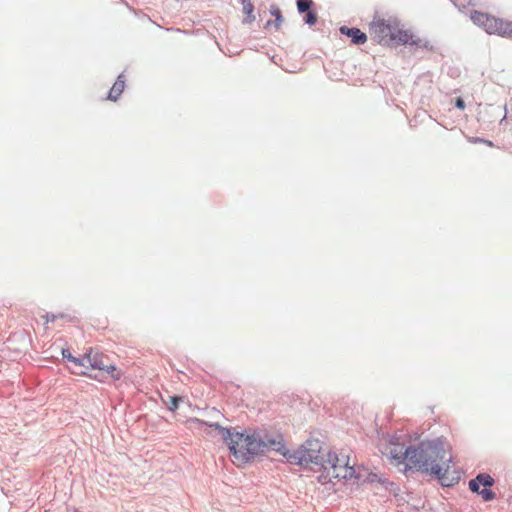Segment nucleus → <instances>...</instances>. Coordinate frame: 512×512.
I'll use <instances>...</instances> for the list:
<instances>
[{"instance_id":"obj_4","label":"nucleus","mask_w":512,"mask_h":512,"mask_svg":"<svg viewBox=\"0 0 512 512\" xmlns=\"http://www.w3.org/2000/svg\"><path fill=\"white\" fill-rule=\"evenodd\" d=\"M210 426L221 431L223 439L232 454L234 463L242 465L248 462V453L246 451V448H248L246 446L248 435L239 432H231L218 424H210Z\"/></svg>"},{"instance_id":"obj_5","label":"nucleus","mask_w":512,"mask_h":512,"mask_svg":"<svg viewBox=\"0 0 512 512\" xmlns=\"http://www.w3.org/2000/svg\"><path fill=\"white\" fill-rule=\"evenodd\" d=\"M379 450L385 456L390 464L400 466L405 460L408 462V450L404 444L399 442L397 437L384 436L380 439Z\"/></svg>"},{"instance_id":"obj_10","label":"nucleus","mask_w":512,"mask_h":512,"mask_svg":"<svg viewBox=\"0 0 512 512\" xmlns=\"http://www.w3.org/2000/svg\"><path fill=\"white\" fill-rule=\"evenodd\" d=\"M276 443L274 440L264 441L255 435H248V441L246 443V451L248 453V462L260 453H264L269 448H275Z\"/></svg>"},{"instance_id":"obj_12","label":"nucleus","mask_w":512,"mask_h":512,"mask_svg":"<svg viewBox=\"0 0 512 512\" xmlns=\"http://www.w3.org/2000/svg\"><path fill=\"white\" fill-rule=\"evenodd\" d=\"M124 88L125 80L123 79L122 75H119L108 93V99L111 101H116L123 93Z\"/></svg>"},{"instance_id":"obj_7","label":"nucleus","mask_w":512,"mask_h":512,"mask_svg":"<svg viewBox=\"0 0 512 512\" xmlns=\"http://www.w3.org/2000/svg\"><path fill=\"white\" fill-rule=\"evenodd\" d=\"M106 356L95 348H89L87 352L79 357L81 366L72 369V373L76 375H87L88 370H99L104 368V360Z\"/></svg>"},{"instance_id":"obj_6","label":"nucleus","mask_w":512,"mask_h":512,"mask_svg":"<svg viewBox=\"0 0 512 512\" xmlns=\"http://www.w3.org/2000/svg\"><path fill=\"white\" fill-rule=\"evenodd\" d=\"M439 452L440 450L431 441L421 442L417 446H410L406 468H415L420 471L427 469L426 460L428 456H437Z\"/></svg>"},{"instance_id":"obj_18","label":"nucleus","mask_w":512,"mask_h":512,"mask_svg":"<svg viewBox=\"0 0 512 512\" xmlns=\"http://www.w3.org/2000/svg\"><path fill=\"white\" fill-rule=\"evenodd\" d=\"M181 401H182V398L179 397V396H172V397H170V401H169V404H168L169 410L175 411L178 408L179 403Z\"/></svg>"},{"instance_id":"obj_3","label":"nucleus","mask_w":512,"mask_h":512,"mask_svg":"<svg viewBox=\"0 0 512 512\" xmlns=\"http://www.w3.org/2000/svg\"><path fill=\"white\" fill-rule=\"evenodd\" d=\"M440 452L438 455L428 456L427 469H422L423 472L430 473L436 476L442 483V485L448 486L447 482V473L449 471L450 465L449 463L452 460L450 451L448 450L446 444L440 440L431 441Z\"/></svg>"},{"instance_id":"obj_17","label":"nucleus","mask_w":512,"mask_h":512,"mask_svg":"<svg viewBox=\"0 0 512 512\" xmlns=\"http://www.w3.org/2000/svg\"><path fill=\"white\" fill-rule=\"evenodd\" d=\"M367 40V36L361 30L354 28V44H363Z\"/></svg>"},{"instance_id":"obj_22","label":"nucleus","mask_w":512,"mask_h":512,"mask_svg":"<svg viewBox=\"0 0 512 512\" xmlns=\"http://www.w3.org/2000/svg\"><path fill=\"white\" fill-rule=\"evenodd\" d=\"M341 33L346 34L347 36H352V28H348L343 26L340 28Z\"/></svg>"},{"instance_id":"obj_11","label":"nucleus","mask_w":512,"mask_h":512,"mask_svg":"<svg viewBox=\"0 0 512 512\" xmlns=\"http://www.w3.org/2000/svg\"><path fill=\"white\" fill-rule=\"evenodd\" d=\"M495 35L512 40V21L499 18Z\"/></svg>"},{"instance_id":"obj_25","label":"nucleus","mask_w":512,"mask_h":512,"mask_svg":"<svg viewBox=\"0 0 512 512\" xmlns=\"http://www.w3.org/2000/svg\"><path fill=\"white\" fill-rule=\"evenodd\" d=\"M55 319V316L52 315V316H47L46 318V322H49V321H53Z\"/></svg>"},{"instance_id":"obj_1","label":"nucleus","mask_w":512,"mask_h":512,"mask_svg":"<svg viewBox=\"0 0 512 512\" xmlns=\"http://www.w3.org/2000/svg\"><path fill=\"white\" fill-rule=\"evenodd\" d=\"M284 457L291 464L302 466H318L323 473L319 476L321 483L332 482L333 479H349L352 477V467L349 466V456L346 454L331 453L323 447L318 439H308L300 448L292 452L281 448Z\"/></svg>"},{"instance_id":"obj_20","label":"nucleus","mask_w":512,"mask_h":512,"mask_svg":"<svg viewBox=\"0 0 512 512\" xmlns=\"http://www.w3.org/2000/svg\"><path fill=\"white\" fill-rule=\"evenodd\" d=\"M272 15L275 16L276 18V21H277V25H279V23L282 21V16H281V12L279 9H274L271 11Z\"/></svg>"},{"instance_id":"obj_2","label":"nucleus","mask_w":512,"mask_h":512,"mask_svg":"<svg viewBox=\"0 0 512 512\" xmlns=\"http://www.w3.org/2000/svg\"><path fill=\"white\" fill-rule=\"evenodd\" d=\"M369 33L372 39L381 45H410L426 47L423 40L409 29H404L394 17H375L370 23Z\"/></svg>"},{"instance_id":"obj_14","label":"nucleus","mask_w":512,"mask_h":512,"mask_svg":"<svg viewBox=\"0 0 512 512\" xmlns=\"http://www.w3.org/2000/svg\"><path fill=\"white\" fill-rule=\"evenodd\" d=\"M62 356H63V358L67 359L71 363V366H69V369L71 372H72V369H76L77 366H81L79 357L73 356L68 349L62 350Z\"/></svg>"},{"instance_id":"obj_19","label":"nucleus","mask_w":512,"mask_h":512,"mask_svg":"<svg viewBox=\"0 0 512 512\" xmlns=\"http://www.w3.org/2000/svg\"><path fill=\"white\" fill-rule=\"evenodd\" d=\"M305 22L309 25H314L317 22V15L313 11H308L305 17Z\"/></svg>"},{"instance_id":"obj_15","label":"nucleus","mask_w":512,"mask_h":512,"mask_svg":"<svg viewBox=\"0 0 512 512\" xmlns=\"http://www.w3.org/2000/svg\"><path fill=\"white\" fill-rule=\"evenodd\" d=\"M242 6H243V12L248 15L249 17H251L250 20H254V16H253V11H254V6H253V3L251 0H242Z\"/></svg>"},{"instance_id":"obj_13","label":"nucleus","mask_w":512,"mask_h":512,"mask_svg":"<svg viewBox=\"0 0 512 512\" xmlns=\"http://www.w3.org/2000/svg\"><path fill=\"white\" fill-rule=\"evenodd\" d=\"M101 371H105L108 373L112 379L119 380L123 376V372L120 368L115 365H108L104 362V368L100 369Z\"/></svg>"},{"instance_id":"obj_24","label":"nucleus","mask_w":512,"mask_h":512,"mask_svg":"<svg viewBox=\"0 0 512 512\" xmlns=\"http://www.w3.org/2000/svg\"><path fill=\"white\" fill-rule=\"evenodd\" d=\"M483 143H484V144H486V145H488V146H490V147H492V146H493V142H492V141H490V140H485V139H484V142H483Z\"/></svg>"},{"instance_id":"obj_23","label":"nucleus","mask_w":512,"mask_h":512,"mask_svg":"<svg viewBox=\"0 0 512 512\" xmlns=\"http://www.w3.org/2000/svg\"><path fill=\"white\" fill-rule=\"evenodd\" d=\"M469 142L473 143V144L482 143V142H484V139L479 138V137H470Z\"/></svg>"},{"instance_id":"obj_9","label":"nucleus","mask_w":512,"mask_h":512,"mask_svg":"<svg viewBox=\"0 0 512 512\" xmlns=\"http://www.w3.org/2000/svg\"><path fill=\"white\" fill-rule=\"evenodd\" d=\"M471 21L490 35H495L499 17L489 13L474 10L470 14Z\"/></svg>"},{"instance_id":"obj_21","label":"nucleus","mask_w":512,"mask_h":512,"mask_svg":"<svg viewBox=\"0 0 512 512\" xmlns=\"http://www.w3.org/2000/svg\"><path fill=\"white\" fill-rule=\"evenodd\" d=\"M455 106L460 110H464L466 107L464 100L460 97L456 99Z\"/></svg>"},{"instance_id":"obj_16","label":"nucleus","mask_w":512,"mask_h":512,"mask_svg":"<svg viewBox=\"0 0 512 512\" xmlns=\"http://www.w3.org/2000/svg\"><path fill=\"white\" fill-rule=\"evenodd\" d=\"M312 5H313L312 0H297V8H298V11L301 13L308 12Z\"/></svg>"},{"instance_id":"obj_8","label":"nucleus","mask_w":512,"mask_h":512,"mask_svg":"<svg viewBox=\"0 0 512 512\" xmlns=\"http://www.w3.org/2000/svg\"><path fill=\"white\" fill-rule=\"evenodd\" d=\"M493 484L494 479L489 474L481 473L470 480L469 488L472 492L480 494L484 501H491L495 498V493L490 490Z\"/></svg>"}]
</instances>
